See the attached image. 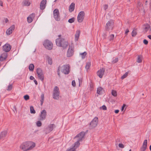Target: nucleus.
I'll return each mask as SVG.
<instances>
[{
	"label": "nucleus",
	"mask_w": 151,
	"mask_h": 151,
	"mask_svg": "<svg viewBox=\"0 0 151 151\" xmlns=\"http://www.w3.org/2000/svg\"><path fill=\"white\" fill-rule=\"evenodd\" d=\"M46 116L47 112L46 111L45 109L43 110L40 115V119L39 120L41 121L44 120L46 118Z\"/></svg>",
	"instance_id": "nucleus-10"
},
{
	"label": "nucleus",
	"mask_w": 151,
	"mask_h": 151,
	"mask_svg": "<svg viewBox=\"0 0 151 151\" xmlns=\"http://www.w3.org/2000/svg\"><path fill=\"white\" fill-rule=\"evenodd\" d=\"M6 134L7 132L6 131L2 132L0 133V139L5 137Z\"/></svg>",
	"instance_id": "nucleus-21"
},
{
	"label": "nucleus",
	"mask_w": 151,
	"mask_h": 151,
	"mask_svg": "<svg viewBox=\"0 0 151 151\" xmlns=\"http://www.w3.org/2000/svg\"><path fill=\"white\" fill-rule=\"evenodd\" d=\"M53 17L55 20L59 21L60 20L59 10L58 9H55L53 12Z\"/></svg>",
	"instance_id": "nucleus-8"
},
{
	"label": "nucleus",
	"mask_w": 151,
	"mask_h": 151,
	"mask_svg": "<svg viewBox=\"0 0 151 151\" xmlns=\"http://www.w3.org/2000/svg\"><path fill=\"white\" fill-rule=\"evenodd\" d=\"M111 94L114 96L116 97L117 96L116 92L114 90H112L111 91Z\"/></svg>",
	"instance_id": "nucleus-42"
},
{
	"label": "nucleus",
	"mask_w": 151,
	"mask_h": 151,
	"mask_svg": "<svg viewBox=\"0 0 151 151\" xmlns=\"http://www.w3.org/2000/svg\"><path fill=\"white\" fill-rule=\"evenodd\" d=\"M75 20V18L74 17H72L70 19L68 20V22L70 23L73 22Z\"/></svg>",
	"instance_id": "nucleus-37"
},
{
	"label": "nucleus",
	"mask_w": 151,
	"mask_h": 151,
	"mask_svg": "<svg viewBox=\"0 0 151 151\" xmlns=\"http://www.w3.org/2000/svg\"><path fill=\"white\" fill-rule=\"evenodd\" d=\"M24 98L25 100L27 101L29 99V97L28 95H26L24 96Z\"/></svg>",
	"instance_id": "nucleus-44"
},
{
	"label": "nucleus",
	"mask_w": 151,
	"mask_h": 151,
	"mask_svg": "<svg viewBox=\"0 0 151 151\" xmlns=\"http://www.w3.org/2000/svg\"><path fill=\"white\" fill-rule=\"evenodd\" d=\"M137 34V32L136 31L134 30H133L132 33V37L135 36Z\"/></svg>",
	"instance_id": "nucleus-43"
},
{
	"label": "nucleus",
	"mask_w": 151,
	"mask_h": 151,
	"mask_svg": "<svg viewBox=\"0 0 151 151\" xmlns=\"http://www.w3.org/2000/svg\"><path fill=\"white\" fill-rule=\"evenodd\" d=\"M75 4L73 2L70 5L69 8V10L70 12H73L75 9Z\"/></svg>",
	"instance_id": "nucleus-20"
},
{
	"label": "nucleus",
	"mask_w": 151,
	"mask_h": 151,
	"mask_svg": "<svg viewBox=\"0 0 151 151\" xmlns=\"http://www.w3.org/2000/svg\"><path fill=\"white\" fill-rule=\"evenodd\" d=\"M143 42L144 43L145 45H147L148 44V41L146 39H144L143 40Z\"/></svg>",
	"instance_id": "nucleus-50"
},
{
	"label": "nucleus",
	"mask_w": 151,
	"mask_h": 151,
	"mask_svg": "<svg viewBox=\"0 0 151 151\" xmlns=\"http://www.w3.org/2000/svg\"><path fill=\"white\" fill-rule=\"evenodd\" d=\"M58 73V76L60 77V72H57Z\"/></svg>",
	"instance_id": "nucleus-63"
},
{
	"label": "nucleus",
	"mask_w": 151,
	"mask_h": 151,
	"mask_svg": "<svg viewBox=\"0 0 151 151\" xmlns=\"http://www.w3.org/2000/svg\"><path fill=\"white\" fill-rule=\"evenodd\" d=\"M108 7V5L107 4H105L104 5V9L105 10H106Z\"/></svg>",
	"instance_id": "nucleus-49"
},
{
	"label": "nucleus",
	"mask_w": 151,
	"mask_h": 151,
	"mask_svg": "<svg viewBox=\"0 0 151 151\" xmlns=\"http://www.w3.org/2000/svg\"><path fill=\"white\" fill-rule=\"evenodd\" d=\"M36 71L37 74L43 73L42 70L40 68H37Z\"/></svg>",
	"instance_id": "nucleus-36"
},
{
	"label": "nucleus",
	"mask_w": 151,
	"mask_h": 151,
	"mask_svg": "<svg viewBox=\"0 0 151 151\" xmlns=\"http://www.w3.org/2000/svg\"><path fill=\"white\" fill-rule=\"evenodd\" d=\"M91 66V64L89 63H86V68L88 70L89 68Z\"/></svg>",
	"instance_id": "nucleus-41"
},
{
	"label": "nucleus",
	"mask_w": 151,
	"mask_h": 151,
	"mask_svg": "<svg viewBox=\"0 0 151 151\" xmlns=\"http://www.w3.org/2000/svg\"><path fill=\"white\" fill-rule=\"evenodd\" d=\"M14 25H12L7 30L6 32V35H10L12 34V32L14 30Z\"/></svg>",
	"instance_id": "nucleus-16"
},
{
	"label": "nucleus",
	"mask_w": 151,
	"mask_h": 151,
	"mask_svg": "<svg viewBox=\"0 0 151 151\" xmlns=\"http://www.w3.org/2000/svg\"><path fill=\"white\" fill-rule=\"evenodd\" d=\"M56 127L55 125L54 124H51L49 125L46 128L45 131L47 133H49Z\"/></svg>",
	"instance_id": "nucleus-12"
},
{
	"label": "nucleus",
	"mask_w": 151,
	"mask_h": 151,
	"mask_svg": "<svg viewBox=\"0 0 151 151\" xmlns=\"http://www.w3.org/2000/svg\"><path fill=\"white\" fill-rule=\"evenodd\" d=\"M57 45L62 47L63 49H66L68 45V43L63 38L59 37L55 40Z\"/></svg>",
	"instance_id": "nucleus-2"
},
{
	"label": "nucleus",
	"mask_w": 151,
	"mask_h": 151,
	"mask_svg": "<svg viewBox=\"0 0 151 151\" xmlns=\"http://www.w3.org/2000/svg\"><path fill=\"white\" fill-rule=\"evenodd\" d=\"M7 57V53L5 52L2 53L0 56V61H3L6 59Z\"/></svg>",
	"instance_id": "nucleus-19"
},
{
	"label": "nucleus",
	"mask_w": 151,
	"mask_h": 151,
	"mask_svg": "<svg viewBox=\"0 0 151 151\" xmlns=\"http://www.w3.org/2000/svg\"><path fill=\"white\" fill-rule=\"evenodd\" d=\"M119 146L120 148H124V145L122 144L119 143Z\"/></svg>",
	"instance_id": "nucleus-52"
},
{
	"label": "nucleus",
	"mask_w": 151,
	"mask_h": 151,
	"mask_svg": "<svg viewBox=\"0 0 151 151\" xmlns=\"http://www.w3.org/2000/svg\"><path fill=\"white\" fill-rule=\"evenodd\" d=\"M34 81L35 83V84L36 85H37L38 84V83H37V81H36V80H35V79L34 80Z\"/></svg>",
	"instance_id": "nucleus-59"
},
{
	"label": "nucleus",
	"mask_w": 151,
	"mask_h": 151,
	"mask_svg": "<svg viewBox=\"0 0 151 151\" xmlns=\"http://www.w3.org/2000/svg\"><path fill=\"white\" fill-rule=\"evenodd\" d=\"M80 32L79 31H77L75 35V39L77 41L80 36Z\"/></svg>",
	"instance_id": "nucleus-24"
},
{
	"label": "nucleus",
	"mask_w": 151,
	"mask_h": 151,
	"mask_svg": "<svg viewBox=\"0 0 151 151\" xmlns=\"http://www.w3.org/2000/svg\"><path fill=\"white\" fill-rule=\"evenodd\" d=\"M5 20V22L6 23H7L9 22V20L7 18H6L4 19Z\"/></svg>",
	"instance_id": "nucleus-57"
},
{
	"label": "nucleus",
	"mask_w": 151,
	"mask_h": 151,
	"mask_svg": "<svg viewBox=\"0 0 151 151\" xmlns=\"http://www.w3.org/2000/svg\"><path fill=\"white\" fill-rule=\"evenodd\" d=\"M29 78L31 80H34L35 79V78L33 76H30Z\"/></svg>",
	"instance_id": "nucleus-56"
},
{
	"label": "nucleus",
	"mask_w": 151,
	"mask_h": 151,
	"mask_svg": "<svg viewBox=\"0 0 151 151\" xmlns=\"http://www.w3.org/2000/svg\"><path fill=\"white\" fill-rule=\"evenodd\" d=\"M12 84H10L9 85L8 87V88L7 89V90L8 91H10L12 88Z\"/></svg>",
	"instance_id": "nucleus-46"
},
{
	"label": "nucleus",
	"mask_w": 151,
	"mask_h": 151,
	"mask_svg": "<svg viewBox=\"0 0 151 151\" xmlns=\"http://www.w3.org/2000/svg\"><path fill=\"white\" fill-rule=\"evenodd\" d=\"M129 31L128 29H127L125 31V34L127 35V33L129 32Z\"/></svg>",
	"instance_id": "nucleus-55"
},
{
	"label": "nucleus",
	"mask_w": 151,
	"mask_h": 151,
	"mask_svg": "<svg viewBox=\"0 0 151 151\" xmlns=\"http://www.w3.org/2000/svg\"><path fill=\"white\" fill-rule=\"evenodd\" d=\"M33 19L31 17L28 16L27 18V21L29 23H30L33 21Z\"/></svg>",
	"instance_id": "nucleus-34"
},
{
	"label": "nucleus",
	"mask_w": 151,
	"mask_h": 151,
	"mask_svg": "<svg viewBox=\"0 0 151 151\" xmlns=\"http://www.w3.org/2000/svg\"><path fill=\"white\" fill-rule=\"evenodd\" d=\"M62 69L61 70L62 72L65 74H68L70 72V66L69 65H64L62 67Z\"/></svg>",
	"instance_id": "nucleus-7"
},
{
	"label": "nucleus",
	"mask_w": 151,
	"mask_h": 151,
	"mask_svg": "<svg viewBox=\"0 0 151 151\" xmlns=\"http://www.w3.org/2000/svg\"><path fill=\"white\" fill-rule=\"evenodd\" d=\"M30 113L31 114H35L36 113V111L34 110L33 106H31L30 107Z\"/></svg>",
	"instance_id": "nucleus-30"
},
{
	"label": "nucleus",
	"mask_w": 151,
	"mask_h": 151,
	"mask_svg": "<svg viewBox=\"0 0 151 151\" xmlns=\"http://www.w3.org/2000/svg\"><path fill=\"white\" fill-rule=\"evenodd\" d=\"M119 112V110L118 109H117V110H115V113L116 114H117Z\"/></svg>",
	"instance_id": "nucleus-58"
},
{
	"label": "nucleus",
	"mask_w": 151,
	"mask_h": 151,
	"mask_svg": "<svg viewBox=\"0 0 151 151\" xmlns=\"http://www.w3.org/2000/svg\"><path fill=\"white\" fill-rule=\"evenodd\" d=\"M142 57L140 55H138L137 57V62L138 63H140L142 62Z\"/></svg>",
	"instance_id": "nucleus-28"
},
{
	"label": "nucleus",
	"mask_w": 151,
	"mask_h": 151,
	"mask_svg": "<svg viewBox=\"0 0 151 151\" xmlns=\"http://www.w3.org/2000/svg\"><path fill=\"white\" fill-rule=\"evenodd\" d=\"M76 149V148L74 147H72L70 148L69 149H67L66 151H76L75 150Z\"/></svg>",
	"instance_id": "nucleus-39"
},
{
	"label": "nucleus",
	"mask_w": 151,
	"mask_h": 151,
	"mask_svg": "<svg viewBox=\"0 0 151 151\" xmlns=\"http://www.w3.org/2000/svg\"><path fill=\"white\" fill-rule=\"evenodd\" d=\"M44 100V94H42L41 95L40 105L42 106Z\"/></svg>",
	"instance_id": "nucleus-25"
},
{
	"label": "nucleus",
	"mask_w": 151,
	"mask_h": 151,
	"mask_svg": "<svg viewBox=\"0 0 151 151\" xmlns=\"http://www.w3.org/2000/svg\"><path fill=\"white\" fill-rule=\"evenodd\" d=\"M102 88L101 87L98 88L97 91V93L99 95L101 94L102 93Z\"/></svg>",
	"instance_id": "nucleus-23"
},
{
	"label": "nucleus",
	"mask_w": 151,
	"mask_h": 151,
	"mask_svg": "<svg viewBox=\"0 0 151 151\" xmlns=\"http://www.w3.org/2000/svg\"><path fill=\"white\" fill-rule=\"evenodd\" d=\"M102 108L103 110H106L107 108L105 105H104L102 106Z\"/></svg>",
	"instance_id": "nucleus-53"
},
{
	"label": "nucleus",
	"mask_w": 151,
	"mask_h": 151,
	"mask_svg": "<svg viewBox=\"0 0 151 151\" xmlns=\"http://www.w3.org/2000/svg\"><path fill=\"white\" fill-rule=\"evenodd\" d=\"M105 69L104 68H102L99 70L97 73V75L99 78H101L103 76L104 72Z\"/></svg>",
	"instance_id": "nucleus-15"
},
{
	"label": "nucleus",
	"mask_w": 151,
	"mask_h": 151,
	"mask_svg": "<svg viewBox=\"0 0 151 151\" xmlns=\"http://www.w3.org/2000/svg\"><path fill=\"white\" fill-rule=\"evenodd\" d=\"M150 150L151 151V145L150 146Z\"/></svg>",
	"instance_id": "nucleus-64"
},
{
	"label": "nucleus",
	"mask_w": 151,
	"mask_h": 151,
	"mask_svg": "<svg viewBox=\"0 0 151 151\" xmlns=\"http://www.w3.org/2000/svg\"><path fill=\"white\" fill-rule=\"evenodd\" d=\"M38 77L42 81H43L44 79V74H42L38 76Z\"/></svg>",
	"instance_id": "nucleus-31"
},
{
	"label": "nucleus",
	"mask_w": 151,
	"mask_h": 151,
	"mask_svg": "<svg viewBox=\"0 0 151 151\" xmlns=\"http://www.w3.org/2000/svg\"><path fill=\"white\" fill-rule=\"evenodd\" d=\"M29 16V17H30L32 18V19H33L35 16V14L33 13L31 14H30Z\"/></svg>",
	"instance_id": "nucleus-48"
},
{
	"label": "nucleus",
	"mask_w": 151,
	"mask_h": 151,
	"mask_svg": "<svg viewBox=\"0 0 151 151\" xmlns=\"http://www.w3.org/2000/svg\"><path fill=\"white\" fill-rule=\"evenodd\" d=\"M125 105H126L125 104H123L122 106V109H121L122 111H123L124 110V108L125 107Z\"/></svg>",
	"instance_id": "nucleus-54"
},
{
	"label": "nucleus",
	"mask_w": 151,
	"mask_h": 151,
	"mask_svg": "<svg viewBox=\"0 0 151 151\" xmlns=\"http://www.w3.org/2000/svg\"><path fill=\"white\" fill-rule=\"evenodd\" d=\"M118 61V58H115L113 60L112 63H117Z\"/></svg>",
	"instance_id": "nucleus-47"
},
{
	"label": "nucleus",
	"mask_w": 151,
	"mask_h": 151,
	"mask_svg": "<svg viewBox=\"0 0 151 151\" xmlns=\"http://www.w3.org/2000/svg\"><path fill=\"white\" fill-rule=\"evenodd\" d=\"M73 47L72 46L69 45V48L67 52V56L70 57L72 56L73 54L74 53Z\"/></svg>",
	"instance_id": "nucleus-11"
},
{
	"label": "nucleus",
	"mask_w": 151,
	"mask_h": 151,
	"mask_svg": "<svg viewBox=\"0 0 151 151\" xmlns=\"http://www.w3.org/2000/svg\"><path fill=\"white\" fill-rule=\"evenodd\" d=\"M147 139H145L143 143L142 146L140 148V151H145L147 148Z\"/></svg>",
	"instance_id": "nucleus-13"
},
{
	"label": "nucleus",
	"mask_w": 151,
	"mask_h": 151,
	"mask_svg": "<svg viewBox=\"0 0 151 151\" xmlns=\"http://www.w3.org/2000/svg\"><path fill=\"white\" fill-rule=\"evenodd\" d=\"M36 125L38 127H40L42 125V122L40 121H37L36 122Z\"/></svg>",
	"instance_id": "nucleus-40"
},
{
	"label": "nucleus",
	"mask_w": 151,
	"mask_h": 151,
	"mask_svg": "<svg viewBox=\"0 0 151 151\" xmlns=\"http://www.w3.org/2000/svg\"><path fill=\"white\" fill-rule=\"evenodd\" d=\"M48 63L50 65H52V59L49 57L48 58Z\"/></svg>",
	"instance_id": "nucleus-33"
},
{
	"label": "nucleus",
	"mask_w": 151,
	"mask_h": 151,
	"mask_svg": "<svg viewBox=\"0 0 151 151\" xmlns=\"http://www.w3.org/2000/svg\"><path fill=\"white\" fill-rule=\"evenodd\" d=\"M114 38V34L111 35L109 37V40H113Z\"/></svg>",
	"instance_id": "nucleus-45"
},
{
	"label": "nucleus",
	"mask_w": 151,
	"mask_h": 151,
	"mask_svg": "<svg viewBox=\"0 0 151 151\" xmlns=\"http://www.w3.org/2000/svg\"><path fill=\"white\" fill-rule=\"evenodd\" d=\"M47 2L46 0H42L40 2V8L41 10L44 9L46 7Z\"/></svg>",
	"instance_id": "nucleus-17"
},
{
	"label": "nucleus",
	"mask_w": 151,
	"mask_h": 151,
	"mask_svg": "<svg viewBox=\"0 0 151 151\" xmlns=\"http://www.w3.org/2000/svg\"><path fill=\"white\" fill-rule=\"evenodd\" d=\"M80 55H81L82 58L83 59L85 58L87 55V52H84L83 53H80Z\"/></svg>",
	"instance_id": "nucleus-29"
},
{
	"label": "nucleus",
	"mask_w": 151,
	"mask_h": 151,
	"mask_svg": "<svg viewBox=\"0 0 151 151\" xmlns=\"http://www.w3.org/2000/svg\"><path fill=\"white\" fill-rule=\"evenodd\" d=\"M145 30L146 32H147L150 27V25L148 24H145Z\"/></svg>",
	"instance_id": "nucleus-27"
},
{
	"label": "nucleus",
	"mask_w": 151,
	"mask_h": 151,
	"mask_svg": "<svg viewBox=\"0 0 151 151\" xmlns=\"http://www.w3.org/2000/svg\"><path fill=\"white\" fill-rule=\"evenodd\" d=\"M85 13L84 11H82L80 12L78 16V21L79 23L83 21Z\"/></svg>",
	"instance_id": "nucleus-9"
},
{
	"label": "nucleus",
	"mask_w": 151,
	"mask_h": 151,
	"mask_svg": "<svg viewBox=\"0 0 151 151\" xmlns=\"http://www.w3.org/2000/svg\"><path fill=\"white\" fill-rule=\"evenodd\" d=\"M24 4L27 6H29L30 5V3L28 1V0H25L24 1Z\"/></svg>",
	"instance_id": "nucleus-32"
},
{
	"label": "nucleus",
	"mask_w": 151,
	"mask_h": 151,
	"mask_svg": "<svg viewBox=\"0 0 151 151\" xmlns=\"http://www.w3.org/2000/svg\"><path fill=\"white\" fill-rule=\"evenodd\" d=\"M11 48V46L9 44H6L3 47V50L6 52H9Z\"/></svg>",
	"instance_id": "nucleus-14"
},
{
	"label": "nucleus",
	"mask_w": 151,
	"mask_h": 151,
	"mask_svg": "<svg viewBox=\"0 0 151 151\" xmlns=\"http://www.w3.org/2000/svg\"><path fill=\"white\" fill-rule=\"evenodd\" d=\"M53 98L55 99L58 100L59 98L60 91L58 87H55L53 91Z\"/></svg>",
	"instance_id": "nucleus-3"
},
{
	"label": "nucleus",
	"mask_w": 151,
	"mask_h": 151,
	"mask_svg": "<svg viewBox=\"0 0 151 151\" xmlns=\"http://www.w3.org/2000/svg\"><path fill=\"white\" fill-rule=\"evenodd\" d=\"M128 72H126L124 75H123V76H122L121 79H124L126 78L128 76Z\"/></svg>",
	"instance_id": "nucleus-38"
},
{
	"label": "nucleus",
	"mask_w": 151,
	"mask_h": 151,
	"mask_svg": "<svg viewBox=\"0 0 151 151\" xmlns=\"http://www.w3.org/2000/svg\"><path fill=\"white\" fill-rule=\"evenodd\" d=\"M81 141L78 139L77 141L74 143V146L73 147H75L76 149L80 145L79 142Z\"/></svg>",
	"instance_id": "nucleus-22"
},
{
	"label": "nucleus",
	"mask_w": 151,
	"mask_h": 151,
	"mask_svg": "<svg viewBox=\"0 0 151 151\" xmlns=\"http://www.w3.org/2000/svg\"><path fill=\"white\" fill-rule=\"evenodd\" d=\"M60 66L58 67V70H57V72H60Z\"/></svg>",
	"instance_id": "nucleus-61"
},
{
	"label": "nucleus",
	"mask_w": 151,
	"mask_h": 151,
	"mask_svg": "<svg viewBox=\"0 0 151 151\" xmlns=\"http://www.w3.org/2000/svg\"><path fill=\"white\" fill-rule=\"evenodd\" d=\"M98 123V118L97 117H95L90 123V129L96 127Z\"/></svg>",
	"instance_id": "nucleus-6"
},
{
	"label": "nucleus",
	"mask_w": 151,
	"mask_h": 151,
	"mask_svg": "<svg viewBox=\"0 0 151 151\" xmlns=\"http://www.w3.org/2000/svg\"><path fill=\"white\" fill-rule=\"evenodd\" d=\"M114 25V21L112 20H110L106 24L105 29L106 31L111 30L113 29Z\"/></svg>",
	"instance_id": "nucleus-4"
},
{
	"label": "nucleus",
	"mask_w": 151,
	"mask_h": 151,
	"mask_svg": "<svg viewBox=\"0 0 151 151\" xmlns=\"http://www.w3.org/2000/svg\"><path fill=\"white\" fill-rule=\"evenodd\" d=\"M0 5L1 6H3V3L1 1H0Z\"/></svg>",
	"instance_id": "nucleus-60"
},
{
	"label": "nucleus",
	"mask_w": 151,
	"mask_h": 151,
	"mask_svg": "<svg viewBox=\"0 0 151 151\" xmlns=\"http://www.w3.org/2000/svg\"><path fill=\"white\" fill-rule=\"evenodd\" d=\"M34 66L33 64H31L29 65V69L30 71H33L34 69Z\"/></svg>",
	"instance_id": "nucleus-26"
},
{
	"label": "nucleus",
	"mask_w": 151,
	"mask_h": 151,
	"mask_svg": "<svg viewBox=\"0 0 151 151\" xmlns=\"http://www.w3.org/2000/svg\"><path fill=\"white\" fill-rule=\"evenodd\" d=\"M85 135V133L83 132H82L77 135L75 137H78L79 138L78 139L82 141Z\"/></svg>",
	"instance_id": "nucleus-18"
},
{
	"label": "nucleus",
	"mask_w": 151,
	"mask_h": 151,
	"mask_svg": "<svg viewBox=\"0 0 151 151\" xmlns=\"http://www.w3.org/2000/svg\"><path fill=\"white\" fill-rule=\"evenodd\" d=\"M45 47L48 50H51L52 48L53 44L52 42L48 40H45L43 43Z\"/></svg>",
	"instance_id": "nucleus-5"
},
{
	"label": "nucleus",
	"mask_w": 151,
	"mask_h": 151,
	"mask_svg": "<svg viewBox=\"0 0 151 151\" xmlns=\"http://www.w3.org/2000/svg\"><path fill=\"white\" fill-rule=\"evenodd\" d=\"M72 85L73 86H76V82L74 80H73L72 81Z\"/></svg>",
	"instance_id": "nucleus-51"
},
{
	"label": "nucleus",
	"mask_w": 151,
	"mask_h": 151,
	"mask_svg": "<svg viewBox=\"0 0 151 151\" xmlns=\"http://www.w3.org/2000/svg\"><path fill=\"white\" fill-rule=\"evenodd\" d=\"M35 146V143L32 142L27 141L22 143L20 146V148L24 151L32 149Z\"/></svg>",
	"instance_id": "nucleus-1"
},
{
	"label": "nucleus",
	"mask_w": 151,
	"mask_h": 151,
	"mask_svg": "<svg viewBox=\"0 0 151 151\" xmlns=\"http://www.w3.org/2000/svg\"><path fill=\"white\" fill-rule=\"evenodd\" d=\"M36 71L37 74L43 73L42 70L40 68H37Z\"/></svg>",
	"instance_id": "nucleus-35"
},
{
	"label": "nucleus",
	"mask_w": 151,
	"mask_h": 151,
	"mask_svg": "<svg viewBox=\"0 0 151 151\" xmlns=\"http://www.w3.org/2000/svg\"><path fill=\"white\" fill-rule=\"evenodd\" d=\"M147 37L150 39L151 40V35H149L147 36Z\"/></svg>",
	"instance_id": "nucleus-62"
}]
</instances>
